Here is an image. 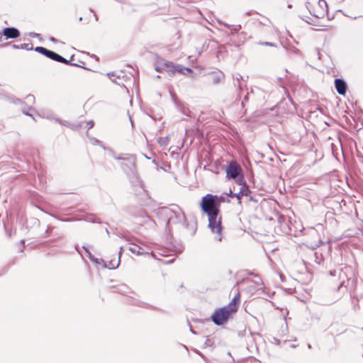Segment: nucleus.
<instances>
[{
    "instance_id": "1",
    "label": "nucleus",
    "mask_w": 363,
    "mask_h": 363,
    "mask_svg": "<svg viewBox=\"0 0 363 363\" xmlns=\"http://www.w3.org/2000/svg\"><path fill=\"white\" fill-rule=\"evenodd\" d=\"M218 197L211 194H206L201 199V208L208 217V228L213 233L217 235L215 239L218 241L222 240V225L221 217L218 216L219 204L218 203Z\"/></svg>"
},
{
    "instance_id": "2",
    "label": "nucleus",
    "mask_w": 363,
    "mask_h": 363,
    "mask_svg": "<svg viewBox=\"0 0 363 363\" xmlns=\"http://www.w3.org/2000/svg\"><path fill=\"white\" fill-rule=\"evenodd\" d=\"M239 296H235L230 303L221 308L217 309L211 315V319L216 325H220L227 321L232 313L237 311Z\"/></svg>"
},
{
    "instance_id": "3",
    "label": "nucleus",
    "mask_w": 363,
    "mask_h": 363,
    "mask_svg": "<svg viewBox=\"0 0 363 363\" xmlns=\"http://www.w3.org/2000/svg\"><path fill=\"white\" fill-rule=\"evenodd\" d=\"M158 213L167 218V225L171 224H181L184 225L186 224V216L184 212L177 206H176L175 209L162 207L159 209Z\"/></svg>"
},
{
    "instance_id": "4",
    "label": "nucleus",
    "mask_w": 363,
    "mask_h": 363,
    "mask_svg": "<svg viewBox=\"0 0 363 363\" xmlns=\"http://www.w3.org/2000/svg\"><path fill=\"white\" fill-rule=\"evenodd\" d=\"M306 6L309 13L318 18L324 17L328 11L325 0H309Z\"/></svg>"
},
{
    "instance_id": "5",
    "label": "nucleus",
    "mask_w": 363,
    "mask_h": 363,
    "mask_svg": "<svg viewBox=\"0 0 363 363\" xmlns=\"http://www.w3.org/2000/svg\"><path fill=\"white\" fill-rule=\"evenodd\" d=\"M240 172H241V169L238 164H237L235 162H230L226 169V177L228 179L238 178L237 182L239 184H244L243 178L238 177Z\"/></svg>"
},
{
    "instance_id": "6",
    "label": "nucleus",
    "mask_w": 363,
    "mask_h": 363,
    "mask_svg": "<svg viewBox=\"0 0 363 363\" xmlns=\"http://www.w3.org/2000/svg\"><path fill=\"white\" fill-rule=\"evenodd\" d=\"M3 35H4L6 39L9 38H16L20 35V33L16 28H6L2 31Z\"/></svg>"
},
{
    "instance_id": "7",
    "label": "nucleus",
    "mask_w": 363,
    "mask_h": 363,
    "mask_svg": "<svg viewBox=\"0 0 363 363\" xmlns=\"http://www.w3.org/2000/svg\"><path fill=\"white\" fill-rule=\"evenodd\" d=\"M335 85L337 91L340 95H345L347 89L346 83L341 79H336L335 80Z\"/></svg>"
},
{
    "instance_id": "8",
    "label": "nucleus",
    "mask_w": 363,
    "mask_h": 363,
    "mask_svg": "<svg viewBox=\"0 0 363 363\" xmlns=\"http://www.w3.org/2000/svg\"><path fill=\"white\" fill-rule=\"evenodd\" d=\"M46 57H48L50 59H52L55 61L62 62L65 64H69L68 60L65 59L63 57L60 56V55L55 53V52L49 50Z\"/></svg>"
},
{
    "instance_id": "9",
    "label": "nucleus",
    "mask_w": 363,
    "mask_h": 363,
    "mask_svg": "<svg viewBox=\"0 0 363 363\" xmlns=\"http://www.w3.org/2000/svg\"><path fill=\"white\" fill-rule=\"evenodd\" d=\"M175 67L176 64H174L172 62L164 60V72L168 73L170 76H174L175 74Z\"/></svg>"
},
{
    "instance_id": "10",
    "label": "nucleus",
    "mask_w": 363,
    "mask_h": 363,
    "mask_svg": "<svg viewBox=\"0 0 363 363\" xmlns=\"http://www.w3.org/2000/svg\"><path fill=\"white\" fill-rule=\"evenodd\" d=\"M175 74L179 73L182 75L189 76L192 73V70L188 67H185L181 65L176 64Z\"/></svg>"
},
{
    "instance_id": "11",
    "label": "nucleus",
    "mask_w": 363,
    "mask_h": 363,
    "mask_svg": "<svg viewBox=\"0 0 363 363\" xmlns=\"http://www.w3.org/2000/svg\"><path fill=\"white\" fill-rule=\"evenodd\" d=\"M130 246L128 247V250L133 254L140 255L143 252H140L141 247L138 245H133L130 243Z\"/></svg>"
},
{
    "instance_id": "12",
    "label": "nucleus",
    "mask_w": 363,
    "mask_h": 363,
    "mask_svg": "<svg viewBox=\"0 0 363 363\" xmlns=\"http://www.w3.org/2000/svg\"><path fill=\"white\" fill-rule=\"evenodd\" d=\"M164 60L162 59L156 63L155 70L158 72H164Z\"/></svg>"
},
{
    "instance_id": "13",
    "label": "nucleus",
    "mask_w": 363,
    "mask_h": 363,
    "mask_svg": "<svg viewBox=\"0 0 363 363\" xmlns=\"http://www.w3.org/2000/svg\"><path fill=\"white\" fill-rule=\"evenodd\" d=\"M169 137L159 138L157 141L161 146H166L169 143Z\"/></svg>"
},
{
    "instance_id": "14",
    "label": "nucleus",
    "mask_w": 363,
    "mask_h": 363,
    "mask_svg": "<svg viewBox=\"0 0 363 363\" xmlns=\"http://www.w3.org/2000/svg\"><path fill=\"white\" fill-rule=\"evenodd\" d=\"M35 51L46 56L49 50L43 47H36Z\"/></svg>"
},
{
    "instance_id": "15",
    "label": "nucleus",
    "mask_w": 363,
    "mask_h": 363,
    "mask_svg": "<svg viewBox=\"0 0 363 363\" xmlns=\"http://www.w3.org/2000/svg\"><path fill=\"white\" fill-rule=\"evenodd\" d=\"M83 248L84 249V250H85V251H86V252L87 253V255H88L89 258L92 262L97 263V262H97V259H95V258L94 257V256H93V255H91V253L88 250V249H87V248H86L85 247H83Z\"/></svg>"
},
{
    "instance_id": "16",
    "label": "nucleus",
    "mask_w": 363,
    "mask_h": 363,
    "mask_svg": "<svg viewBox=\"0 0 363 363\" xmlns=\"http://www.w3.org/2000/svg\"><path fill=\"white\" fill-rule=\"evenodd\" d=\"M248 192V189L245 185H242L240 190V194H241L242 196H247Z\"/></svg>"
},
{
    "instance_id": "17",
    "label": "nucleus",
    "mask_w": 363,
    "mask_h": 363,
    "mask_svg": "<svg viewBox=\"0 0 363 363\" xmlns=\"http://www.w3.org/2000/svg\"><path fill=\"white\" fill-rule=\"evenodd\" d=\"M131 182H132L133 183H134V182H138V184L140 185V186L142 189H143V184H142L141 182L138 179V177H137V176L133 177V180H131Z\"/></svg>"
},
{
    "instance_id": "18",
    "label": "nucleus",
    "mask_w": 363,
    "mask_h": 363,
    "mask_svg": "<svg viewBox=\"0 0 363 363\" xmlns=\"http://www.w3.org/2000/svg\"><path fill=\"white\" fill-rule=\"evenodd\" d=\"M260 45H267V46H271V47H274L275 46V45L274 43H270V42L260 43Z\"/></svg>"
},
{
    "instance_id": "19",
    "label": "nucleus",
    "mask_w": 363,
    "mask_h": 363,
    "mask_svg": "<svg viewBox=\"0 0 363 363\" xmlns=\"http://www.w3.org/2000/svg\"><path fill=\"white\" fill-rule=\"evenodd\" d=\"M126 160L128 161V164L130 165V166H133L134 165V160L133 157H128L126 159Z\"/></svg>"
},
{
    "instance_id": "20",
    "label": "nucleus",
    "mask_w": 363,
    "mask_h": 363,
    "mask_svg": "<svg viewBox=\"0 0 363 363\" xmlns=\"http://www.w3.org/2000/svg\"><path fill=\"white\" fill-rule=\"evenodd\" d=\"M26 99L28 102H32L34 101V96L32 95H29L26 98Z\"/></svg>"
},
{
    "instance_id": "21",
    "label": "nucleus",
    "mask_w": 363,
    "mask_h": 363,
    "mask_svg": "<svg viewBox=\"0 0 363 363\" xmlns=\"http://www.w3.org/2000/svg\"><path fill=\"white\" fill-rule=\"evenodd\" d=\"M21 48L29 50V49H32V47L29 48L28 44H22V45H21Z\"/></svg>"
},
{
    "instance_id": "22",
    "label": "nucleus",
    "mask_w": 363,
    "mask_h": 363,
    "mask_svg": "<svg viewBox=\"0 0 363 363\" xmlns=\"http://www.w3.org/2000/svg\"><path fill=\"white\" fill-rule=\"evenodd\" d=\"M87 124V127L89 129L91 128L93 126H94V121H89L86 123Z\"/></svg>"
},
{
    "instance_id": "23",
    "label": "nucleus",
    "mask_w": 363,
    "mask_h": 363,
    "mask_svg": "<svg viewBox=\"0 0 363 363\" xmlns=\"http://www.w3.org/2000/svg\"><path fill=\"white\" fill-rule=\"evenodd\" d=\"M242 196L240 194V191L238 194H235L234 197H236L238 199H240Z\"/></svg>"
},
{
    "instance_id": "24",
    "label": "nucleus",
    "mask_w": 363,
    "mask_h": 363,
    "mask_svg": "<svg viewBox=\"0 0 363 363\" xmlns=\"http://www.w3.org/2000/svg\"><path fill=\"white\" fill-rule=\"evenodd\" d=\"M119 262H120V259L117 261L116 265H114L113 264H111V268L115 269L116 267H117L119 265Z\"/></svg>"
},
{
    "instance_id": "25",
    "label": "nucleus",
    "mask_w": 363,
    "mask_h": 363,
    "mask_svg": "<svg viewBox=\"0 0 363 363\" xmlns=\"http://www.w3.org/2000/svg\"><path fill=\"white\" fill-rule=\"evenodd\" d=\"M227 195H228V196H230V197H234L235 194H233V193L232 192V191L230 190V192H229Z\"/></svg>"
},
{
    "instance_id": "26",
    "label": "nucleus",
    "mask_w": 363,
    "mask_h": 363,
    "mask_svg": "<svg viewBox=\"0 0 363 363\" xmlns=\"http://www.w3.org/2000/svg\"><path fill=\"white\" fill-rule=\"evenodd\" d=\"M29 35H30V37H32V38H34V37L37 36V35H38V34H37V33H30L29 34Z\"/></svg>"
},
{
    "instance_id": "27",
    "label": "nucleus",
    "mask_w": 363,
    "mask_h": 363,
    "mask_svg": "<svg viewBox=\"0 0 363 363\" xmlns=\"http://www.w3.org/2000/svg\"><path fill=\"white\" fill-rule=\"evenodd\" d=\"M50 40H51L52 42H57V40L54 37H50Z\"/></svg>"
},
{
    "instance_id": "28",
    "label": "nucleus",
    "mask_w": 363,
    "mask_h": 363,
    "mask_svg": "<svg viewBox=\"0 0 363 363\" xmlns=\"http://www.w3.org/2000/svg\"><path fill=\"white\" fill-rule=\"evenodd\" d=\"M91 141H92V143L93 144H95V143H99V140H96V139H91Z\"/></svg>"
},
{
    "instance_id": "29",
    "label": "nucleus",
    "mask_w": 363,
    "mask_h": 363,
    "mask_svg": "<svg viewBox=\"0 0 363 363\" xmlns=\"http://www.w3.org/2000/svg\"><path fill=\"white\" fill-rule=\"evenodd\" d=\"M123 247H120V251H119V256H121L122 252H123Z\"/></svg>"
},
{
    "instance_id": "30",
    "label": "nucleus",
    "mask_w": 363,
    "mask_h": 363,
    "mask_svg": "<svg viewBox=\"0 0 363 363\" xmlns=\"http://www.w3.org/2000/svg\"><path fill=\"white\" fill-rule=\"evenodd\" d=\"M13 48H21V46L13 45Z\"/></svg>"
},
{
    "instance_id": "31",
    "label": "nucleus",
    "mask_w": 363,
    "mask_h": 363,
    "mask_svg": "<svg viewBox=\"0 0 363 363\" xmlns=\"http://www.w3.org/2000/svg\"><path fill=\"white\" fill-rule=\"evenodd\" d=\"M2 35H3L2 33H0V41H1V40H2Z\"/></svg>"
},
{
    "instance_id": "32",
    "label": "nucleus",
    "mask_w": 363,
    "mask_h": 363,
    "mask_svg": "<svg viewBox=\"0 0 363 363\" xmlns=\"http://www.w3.org/2000/svg\"><path fill=\"white\" fill-rule=\"evenodd\" d=\"M201 356L202 357V358H203L206 362H207V360H206V357H203V355H201Z\"/></svg>"
},
{
    "instance_id": "33",
    "label": "nucleus",
    "mask_w": 363,
    "mask_h": 363,
    "mask_svg": "<svg viewBox=\"0 0 363 363\" xmlns=\"http://www.w3.org/2000/svg\"><path fill=\"white\" fill-rule=\"evenodd\" d=\"M26 115L30 116L29 113L24 112Z\"/></svg>"
},
{
    "instance_id": "34",
    "label": "nucleus",
    "mask_w": 363,
    "mask_h": 363,
    "mask_svg": "<svg viewBox=\"0 0 363 363\" xmlns=\"http://www.w3.org/2000/svg\"><path fill=\"white\" fill-rule=\"evenodd\" d=\"M330 274L333 276L334 273L333 272H330Z\"/></svg>"
},
{
    "instance_id": "35",
    "label": "nucleus",
    "mask_w": 363,
    "mask_h": 363,
    "mask_svg": "<svg viewBox=\"0 0 363 363\" xmlns=\"http://www.w3.org/2000/svg\"><path fill=\"white\" fill-rule=\"evenodd\" d=\"M214 81L217 82H218V79H214Z\"/></svg>"
}]
</instances>
